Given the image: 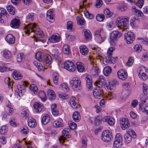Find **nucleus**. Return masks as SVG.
<instances>
[{"mask_svg":"<svg viewBox=\"0 0 148 148\" xmlns=\"http://www.w3.org/2000/svg\"><path fill=\"white\" fill-rule=\"evenodd\" d=\"M25 32L28 35L30 33L33 32L34 37L36 36L38 38L42 37L44 36L42 32L38 27L35 24H29L26 26L25 28Z\"/></svg>","mask_w":148,"mask_h":148,"instance_id":"nucleus-1","label":"nucleus"},{"mask_svg":"<svg viewBox=\"0 0 148 148\" xmlns=\"http://www.w3.org/2000/svg\"><path fill=\"white\" fill-rule=\"evenodd\" d=\"M129 17L126 16H119L116 20V25L120 29H127L129 27Z\"/></svg>","mask_w":148,"mask_h":148,"instance_id":"nucleus-2","label":"nucleus"},{"mask_svg":"<svg viewBox=\"0 0 148 148\" xmlns=\"http://www.w3.org/2000/svg\"><path fill=\"white\" fill-rule=\"evenodd\" d=\"M36 58L40 62H42L43 64L49 66L51 63V58L48 54L44 55L40 51L38 52L35 55Z\"/></svg>","mask_w":148,"mask_h":148,"instance_id":"nucleus-3","label":"nucleus"},{"mask_svg":"<svg viewBox=\"0 0 148 148\" xmlns=\"http://www.w3.org/2000/svg\"><path fill=\"white\" fill-rule=\"evenodd\" d=\"M94 37L95 40L99 43L102 42L106 38V34L101 29L96 30L94 33Z\"/></svg>","mask_w":148,"mask_h":148,"instance_id":"nucleus-4","label":"nucleus"},{"mask_svg":"<svg viewBox=\"0 0 148 148\" xmlns=\"http://www.w3.org/2000/svg\"><path fill=\"white\" fill-rule=\"evenodd\" d=\"M70 84L72 88L75 90H80L82 89L81 81L77 77L73 78L70 82Z\"/></svg>","mask_w":148,"mask_h":148,"instance_id":"nucleus-5","label":"nucleus"},{"mask_svg":"<svg viewBox=\"0 0 148 148\" xmlns=\"http://www.w3.org/2000/svg\"><path fill=\"white\" fill-rule=\"evenodd\" d=\"M113 138L112 132L110 131L106 130L102 132L101 138L103 141L109 142H110Z\"/></svg>","mask_w":148,"mask_h":148,"instance_id":"nucleus-6","label":"nucleus"},{"mask_svg":"<svg viewBox=\"0 0 148 148\" xmlns=\"http://www.w3.org/2000/svg\"><path fill=\"white\" fill-rule=\"evenodd\" d=\"M64 68L70 72H74L76 69L74 63L70 60H66L64 63Z\"/></svg>","mask_w":148,"mask_h":148,"instance_id":"nucleus-7","label":"nucleus"},{"mask_svg":"<svg viewBox=\"0 0 148 148\" xmlns=\"http://www.w3.org/2000/svg\"><path fill=\"white\" fill-rule=\"evenodd\" d=\"M118 84V82L116 80H107L106 82L105 86L108 90H112L114 89Z\"/></svg>","mask_w":148,"mask_h":148,"instance_id":"nucleus-8","label":"nucleus"},{"mask_svg":"<svg viewBox=\"0 0 148 148\" xmlns=\"http://www.w3.org/2000/svg\"><path fill=\"white\" fill-rule=\"evenodd\" d=\"M147 71L145 67L143 66L140 67L138 69V75L139 78L143 80H146L147 77L145 73Z\"/></svg>","mask_w":148,"mask_h":148,"instance_id":"nucleus-9","label":"nucleus"},{"mask_svg":"<svg viewBox=\"0 0 148 148\" xmlns=\"http://www.w3.org/2000/svg\"><path fill=\"white\" fill-rule=\"evenodd\" d=\"M70 130L68 128H64L62 131L63 136H61L59 138L60 143H63L65 140V138H70L71 136L69 135Z\"/></svg>","mask_w":148,"mask_h":148,"instance_id":"nucleus-10","label":"nucleus"},{"mask_svg":"<svg viewBox=\"0 0 148 148\" xmlns=\"http://www.w3.org/2000/svg\"><path fill=\"white\" fill-rule=\"evenodd\" d=\"M117 76L119 79L124 81L127 78L128 74L127 71L124 69H121L118 71Z\"/></svg>","mask_w":148,"mask_h":148,"instance_id":"nucleus-11","label":"nucleus"},{"mask_svg":"<svg viewBox=\"0 0 148 148\" xmlns=\"http://www.w3.org/2000/svg\"><path fill=\"white\" fill-rule=\"evenodd\" d=\"M121 35V33L117 31H114L111 34L110 37L111 40L110 41L111 45H114L115 44L114 41L119 38Z\"/></svg>","mask_w":148,"mask_h":148,"instance_id":"nucleus-12","label":"nucleus"},{"mask_svg":"<svg viewBox=\"0 0 148 148\" xmlns=\"http://www.w3.org/2000/svg\"><path fill=\"white\" fill-rule=\"evenodd\" d=\"M117 57H112V56H104L103 60V63L105 64L104 62H108L110 64L114 63L117 60Z\"/></svg>","mask_w":148,"mask_h":148,"instance_id":"nucleus-13","label":"nucleus"},{"mask_svg":"<svg viewBox=\"0 0 148 148\" xmlns=\"http://www.w3.org/2000/svg\"><path fill=\"white\" fill-rule=\"evenodd\" d=\"M60 40V38L58 34H54L48 39V42L54 43L58 42Z\"/></svg>","mask_w":148,"mask_h":148,"instance_id":"nucleus-14","label":"nucleus"},{"mask_svg":"<svg viewBox=\"0 0 148 148\" xmlns=\"http://www.w3.org/2000/svg\"><path fill=\"white\" fill-rule=\"evenodd\" d=\"M85 80L86 82V86L89 90H91L92 89V80L91 76L87 75L85 78Z\"/></svg>","mask_w":148,"mask_h":148,"instance_id":"nucleus-15","label":"nucleus"},{"mask_svg":"<svg viewBox=\"0 0 148 148\" xmlns=\"http://www.w3.org/2000/svg\"><path fill=\"white\" fill-rule=\"evenodd\" d=\"M129 122V120L126 118L121 119L120 123L122 130H124L128 128Z\"/></svg>","mask_w":148,"mask_h":148,"instance_id":"nucleus-16","label":"nucleus"},{"mask_svg":"<svg viewBox=\"0 0 148 148\" xmlns=\"http://www.w3.org/2000/svg\"><path fill=\"white\" fill-rule=\"evenodd\" d=\"M54 15L53 10L50 9L47 11L46 13V17L47 20L50 22L52 23L54 21Z\"/></svg>","mask_w":148,"mask_h":148,"instance_id":"nucleus-17","label":"nucleus"},{"mask_svg":"<svg viewBox=\"0 0 148 148\" xmlns=\"http://www.w3.org/2000/svg\"><path fill=\"white\" fill-rule=\"evenodd\" d=\"M93 92L94 97L97 99L100 98L103 95V92L100 89H95Z\"/></svg>","mask_w":148,"mask_h":148,"instance_id":"nucleus-18","label":"nucleus"},{"mask_svg":"<svg viewBox=\"0 0 148 148\" xmlns=\"http://www.w3.org/2000/svg\"><path fill=\"white\" fill-rule=\"evenodd\" d=\"M34 107L36 112H40L42 111L43 106L41 103L39 102H36L34 103Z\"/></svg>","mask_w":148,"mask_h":148,"instance_id":"nucleus-19","label":"nucleus"},{"mask_svg":"<svg viewBox=\"0 0 148 148\" xmlns=\"http://www.w3.org/2000/svg\"><path fill=\"white\" fill-rule=\"evenodd\" d=\"M102 121L103 122H107L110 126L113 125L115 122L114 118L109 116H105L103 118Z\"/></svg>","mask_w":148,"mask_h":148,"instance_id":"nucleus-20","label":"nucleus"},{"mask_svg":"<svg viewBox=\"0 0 148 148\" xmlns=\"http://www.w3.org/2000/svg\"><path fill=\"white\" fill-rule=\"evenodd\" d=\"M105 81V78L103 76H100L95 82L96 85L99 88H101L103 86Z\"/></svg>","mask_w":148,"mask_h":148,"instance_id":"nucleus-21","label":"nucleus"},{"mask_svg":"<svg viewBox=\"0 0 148 148\" xmlns=\"http://www.w3.org/2000/svg\"><path fill=\"white\" fill-rule=\"evenodd\" d=\"M20 22L19 19L17 18H14L11 21L10 25L11 27L14 28H17L19 26Z\"/></svg>","mask_w":148,"mask_h":148,"instance_id":"nucleus-22","label":"nucleus"},{"mask_svg":"<svg viewBox=\"0 0 148 148\" xmlns=\"http://www.w3.org/2000/svg\"><path fill=\"white\" fill-rule=\"evenodd\" d=\"M15 37L11 34H8L5 37L6 41L10 44H13L15 42Z\"/></svg>","mask_w":148,"mask_h":148,"instance_id":"nucleus-23","label":"nucleus"},{"mask_svg":"<svg viewBox=\"0 0 148 148\" xmlns=\"http://www.w3.org/2000/svg\"><path fill=\"white\" fill-rule=\"evenodd\" d=\"M75 97H72L69 101V104L74 109L77 108L79 106V105L75 101Z\"/></svg>","mask_w":148,"mask_h":148,"instance_id":"nucleus-24","label":"nucleus"},{"mask_svg":"<svg viewBox=\"0 0 148 148\" xmlns=\"http://www.w3.org/2000/svg\"><path fill=\"white\" fill-rule=\"evenodd\" d=\"M80 51L82 54L84 56L87 55L89 52L88 49L86 46L82 45L79 47Z\"/></svg>","mask_w":148,"mask_h":148,"instance_id":"nucleus-25","label":"nucleus"},{"mask_svg":"<svg viewBox=\"0 0 148 148\" xmlns=\"http://www.w3.org/2000/svg\"><path fill=\"white\" fill-rule=\"evenodd\" d=\"M34 18V14L33 13H29L26 17V22L27 23H29L28 25L25 26L24 29L26 26L30 24V23L32 22ZM31 23V24H32Z\"/></svg>","mask_w":148,"mask_h":148,"instance_id":"nucleus-26","label":"nucleus"},{"mask_svg":"<svg viewBox=\"0 0 148 148\" xmlns=\"http://www.w3.org/2000/svg\"><path fill=\"white\" fill-rule=\"evenodd\" d=\"M132 11L138 16H144L143 13L141 11L137 9L135 6L132 7Z\"/></svg>","mask_w":148,"mask_h":148,"instance_id":"nucleus-27","label":"nucleus"},{"mask_svg":"<svg viewBox=\"0 0 148 148\" xmlns=\"http://www.w3.org/2000/svg\"><path fill=\"white\" fill-rule=\"evenodd\" d=\"M47 93L49 99L50 100L54 99L56 97L55 92L52 90L49 89L47 91Z\"/></svg>","mask_w":148,"mask_h":148,"instance_id":"nucleus-28","label":"nucleus"},{"mask_svg":"<svg viewBox=\"0 0 148 148\" xmlns=\"http://www.w3.org/2000/svg\"><path fill=\"white\" fill-rule=\"evenodd\" d=\"M62 120L61 119H57L55 120L53 123V125L54 127L58 128L62 127L64 124L62 123Z\"/></svg>","mask_w":148,"mask_h":148,"instance_id":"nucleus-29","label":"nucleus"},{"mask_svg":"<svg viewBox=\"0 0 148 148\" xmlns=\"http://www.w3.org/2000/svg\"><path fill=\"white\" fill-rule=\"evenodd\" d=\"M27 122L28 125L31 128L35 127L36 125V123L35 120L32 117L29 118Z\"/></svg>","mask_w":148,"mask_h":148,"instance_id":"nucleus-30","label":"nucleus"},{"mask_svg":"<svg viewBox=\"0 0 148 148\" xmlns=\"http://www.w3.org/2000/svg\"><path fill=\"white\" fill-rule=\"evenodd\" d=\"M51 112L53 114L54 116H56L58 115L59 112L57 108V105L54 103L51 106Z\"/></svg>","mask_w":148,"mask_h":148,"instance_id":"nucleus-31","label":"nucleus"},{"mask_svg":"<svg viewBox=\"0 0 148 148\" xmlns=\"http://www.w3.org/2000/svg\"><path fill=\"white\" fill-rule=\"evenodd\" d=\"M83 32L86 40H90L92 38L91 33L90 31L88 29H84Z\"/></svg>","mask_w":148,"mask_h":148,"instance_id":"nucleus-32","label":"nucleus"},{"mask_svg":"<svg viewBox=\"0 0 148 148\" xmlns=\"http://www.w3.org/2000/svg\"><path fill=\"white\" fill-rule=\"evenodd\" d=\"M33 63L38 68L39 71H44L45 69L47 68H45V66L43 67L41 64L37 62L34 61V62Z\"/></svg>","mask_w":148,"mask_h":148,"instance_id":"nucleus-33","label":"nucleus"},{"mask_svg":"<svg viewBox=\"0 0 148 148\" xmlns=\"http://www.w3.org/2000/svg\"><path fill=\"white\" fill-rule=\"evenodd\" d=\"M73 118L75 122H78L80 119V115L79 112L77 111L75 112L73 114Z\"/></svg>","mask_w":148,"mask_h":148,"instance_id":"nucleus-34","label":"nucleus"},{"mask_svg":"<svg viewBox=\"0 0 148 148\" xmlns=\"http://www.w3.org/2000/svg\"><path fill=\"white\" fill-rule=\"evenodd\" d=\"M77 24L79 25H84L86 23L84 18L81 15H79L77 17Z\"/></svg>","mask_w":148,"mask_h":148,"instance_id":"nucleus-35","label":"nucleus"},{"mask_svg":"<svg viewBox=\"0 0 148 148\" xmlns=\"http://www.w3.org/2000/svg\"><path fill=\"white\" fill-rule=\"evenodd\" d=\"M77 68L79 72L82 73L85 70L83 64L80 62H78L76 64Z\"/></svg>","mask_w":148,"mask_h":148,"instance_id":"nucleus-36","label":"nucleus"},{"mask_svg":"<svg viewBox=\"0 0 148 148\" xmlns=\"http://www.w3.org/2000/svg\"><path fill=\"white\" fill-rule=\"evenodd\" d=\"M112 71L110 67L108 66L105 67L103 70V73L106 76H108L111 73Z\"/></svg>","mask_w":148,"mask_h":148,"instance_id":"nucleus-37","label":"nucleus"},{"mask_svg":"<svg viewBox=\"0 0 148 148\" xmlns=\"http://www.w3.org/2000/svg\"><path fill=\"white\" fill-rule=\"evenodd\" d=\"M117 8L119 10L122 12H124L127 9V5L124 3H122L120 4Z\"/></svg>","mask_w":148,"mask_h":148,"instance_id":"nucleus-38","label":"nucleus"},{"mask_svg":"<svg viewBox=\"0 0 148 148\" xmlns=\"http://www.w3.org/2000/svg\"><path fill=\"white\" fill-rule=\"evenodd\" d=\"M13 78L16 80L21 79L22 78V76L21 74L16 71H15L12 74Z\"/></svg>","mask_w":148,"mask_h":148,"instance_id":"nucleus-39","label":"nucleus"},{"mask_svg":"<svg viewBox=\"0 0 148 148\" xmlns=\"http://www.w3.org/2000/svg\"><path fill=\"white\" fill-rule=\"evenodd\" d=\"M130 131L127 130L126 131V133L124 135L125 139V143L126 144H128L130 143Z\"/></svg>","mask_w":148,"mask_h":148,"instance_id":"nucleus-40","label":"nucleus"},{"mask_svg":"<svg viewBox=\"0 0 148 148\" xmlns=\"http://www.w3.org/2000/svg\"><path fill=\"white\" fill-rule=\"evenodd\" d=\"M31 91H32L35 94L37 93L38 89L36 85L34 84H32L29 86V88Z\"/></svg>","mask_w":148,"mask_h":148,"instance_id":"nucleus-41","label":"nucleus"},{"mask_svg":"<svg viewBox=\"0 0 148 148\" xmlns=\"http://www.w3.org/2000/svg\"><path fill=\"white\" fill-rule=\"evenodd\" d=\"M18 88V94L19 96L22 95V94L24 93L25 90L23 86L20 85H18L17 86Z\"/></svg>","mask_w":148,"mask_h":148,"instance_id":"nucleus-42","label":"nucleus"},{"mask_svg":"<svg viewBox=\"0 0 148 148\" xmlns=\"http://www.w3.org/2000/svg\"><path fill=\"white\" fill-rule=\"evenodd\" d=\"M50 120L49 116L48 115H46L42 118V122L44 124H46Z\"/></svg>","mask_w":148,"mask_h":148,"instance_id":"nucleus-43","label":"nucleus"},{"mask_svg":"<svg viewBox=\"0 0 148 148\" xmlns=\"http://www.w3.org/2000/svg\"><path fill=\"white\" fill-rule=\"evenodd\" d=\"M38 95L42 101L44 102L46 101L47 98L46 95L43 91H40Z\"/></svg>","mask_w":148,"mask_h":148,"instance_id":"nucleus-44","label":"nucleus"},{"mask_svg":"<svg viewBox=\"0 0 148 148\" xmlns=\"http://www.w3.org/2000/svg\"><path fill=\"white\" fill-rule=\"evenodd\" d=\"M53 83L55 84H58V75L57 73H53Z\"/></svg>","mask_w":148,"mask_h":148,"instance_id":"nucleus-45","label":"nucleus"},{"mask_svg":"<svg viewBox=\"0 0 148 148\" xmlns=\"http://www.w3.org/2000/svg\"><path fill=\"white\" fill-rule=\"evenodd\" d=\"M7 12L5 9L3 8H0V22L2 21V17L5 16H7Z\"/></svg>","mask_w":148,"mask_h":148,"instance_id":"nucleus-46","label":"nucleus"},{"mask_svg":"<svg viewBox=\"0 0 148 148\" xmlns=\"http://www.w3.org/2000/svg\"><path fill=\"white\" fill-rule=\"evenodd\" d=\"M7 10L12 15L14 14L15 9L12 5H8L7 7Z\"/></svg>","mask_w":148,"mask_h":148,"instance_id":"nucleus-47","label":"nucleus"},{"mask_svg":"<svg viewBox=\"0 0 148 148\" xmlns=\"http://www.w3.org/2000/svg\"><path fill=\"white\" fill-rule=\"evenodd\" d=\"M69 46L67 44H65L63 47V51L64 54L68 55L69 54Z\"/></svg>","mask_w":148,"mask_h":148,"instance_id":"nucleus-48","label":"nucleus"},{"mask_svg":"<svg viewBox=\"0 0 148 148\" xmlns=\"http://www.w3.org/2000/svg\"><path fill=\"white\" fill-rule=\"evenodd\" d=\"M8 127L6 126H2L0 129V133L2 134H4L8 131Z\"/></svg>","mask_w":148,"mask_h":148,"instance_id":"nucleus-49","label":"nucleus"},{"mask_svg":"<svg viewBox=\"0 0 148 148\" xmlns=\"http://www.w3.org/2000/svg\"><path fill=\"white\" fill-rule=\"evenodd\" d=\"M122 145V142L115 140L113 143V147L114 148H120Z\"/></svg>","mask_w":148,"mask_h":148,"instance_id":"nucleus-50","label":"nucleus"},{"mask_svg":"<svg viewBox=\"0 0 148 148\" xmlns=\"http://www.w3.org/2000/svg\"><path fill=\"white\" fill-rule=\"evenodd\" d=\"M124 39L125 42L128 44L130 43V32H127L125 33L124 35Z\"/></svg>","mask_w":148,"mask_h":148,"instance_id":"nucleus-51","label":"nucleus"},{"mask_svg":"<svg viewBox=\"0 0 148 148\" xmlns=\"http://www.w3.org/2000/svg\"><path fill=\"white\" fill-rule=\"evenodd\" d=\"M84 14L86 17L89 19H92L94 17V16L92 14L90 13L87 10L84 11Z\"/></svg>","mask_w":148,"mask_h":148,"instance_id":"nucleus-52","label":"nucleus"},{"mask_svg":"<svg viewBox=\"0 0 148 148\" xmlns=\"http://www.w3.org/2000/svg\"><path fill=\"white\" fill-rule=\"evenodd\" d=\"M6 106L8 110V114L9 115H11L13 113L14 110L12 106L8 104H6Z\"/></svg>","mask_w":148,"mask_h":148,"instance_id":"nucleus-53","label":"nucleus"},{"mask_svg":"<svg viewBox=\"0 0 148 148\" xmlns=\"http://www.w3.org/2000/svg\"><path fill=\"white\" fill-rule=\"evenodd\" d=\"M122 136L121 134L118 133L116 134L115 138V140L122 142Z\"/></svg>","mask_w":148,"mask_h":148,"instance_id":"nucleus-54","label":"nucleus"},{"mask_svg":"<svg viewBox=\"0 0 148 148\" xmlns=\"http://www.w3.org/2000/svg\"><path fill=\"white\" fill-rule=\"evenodd\" d=\"M68 125L70 128L72 130L75 129L77 126V125L75 123L71 121L69 122Z\"/></svg>","mask_w":148,"mask_h":148,"instance_id":"nucleus-55","label":"nucleus"},{"mask_svg":"<svg viewBox=\"0 0 148 148\" xmlns=\"http://www.w3.org/2000/svg\"><path fill=\"white\" fill-rule=\"evenodd\" d=\"M104 13L106 17L107 18L110 17L113 14L107 8H106L104 10Z\"/></svg>","mask_w":148,"mask_h":148,"instance_id":"nucleus-56","label":"nucleus"},{"mask_svg":"<svg viewBox=\"0 0 148 148\" xmlns=\"http://www.w3.org/2000/svg\"><path fill=\"white\" fill-rule=\"evenodd\" d=\"M20 132L21 134H27L29 132L28 127L26 126L23 127L20 130Z\"/></svg>","mask_w":148,"mask_h":148,"instance_id":"nucleus-57","label":"nucleus"},{"mask_svg":"<svg viewBox=\"0 0 148 148\" xmlns=\"http://www.w3.org/2000/svg\"><path fill=\"white\" fill-rule=\"evenodd\" d=\"M60 87L65 92H67L69 90V88L66 84L63 83L61 84L60 85Z\"/></svg>","mask_w":148,"mask_h":148,"instance_id":"nucleus-58","label":"nucleus"},{"mask_svg":"<svg viewBox=\"0 0 148 148\" xmlns=\"http://www.w3.org/2000/svg\"><path fill=\"white\" fill-rule=\"evenodd\" d=\"M115 47L112 46L109 48L107 51V56H112L113 51L115 49Z\"/></svg>","mask_w":148,"mask_h":148,"instance_id":"nucleus-59","label":"nucleus"},{"mask_svg":"<svg viewBox=\"0 0 148 148\" xmlns=\"http://www.w3.org/2000/svg\"><path fill=\"white\" fill-rule=\"evenodd\" d=\"M86 0H83V1L80 2L79 3V7L80 9L85 8L88 3L86 2Z\"/></svg>","mask_w":148,"mask_h":148,"instance_id":"nucleus-60","label":"nucleus"},{"mask_svg":"<svg viewBox=\"0 0 148 148\" xmlns=\"http://www.w3.org/2000/svg\"><path fill=\"white\" fill-rule=\"evenodd\" d=\"M29 111L27 110H23L21 112V116L22 117H25V118L28 116Z\"/></svg>","mask_w":148,"mask_h":148,"instance_id":"nucleus-61","label":"nucleus"},{"mask_svg":"<svg viewBox=\"0 0 148 148\" xmlns=\"http://www.w3.org/2000/svg\"><path fill=\"white\" fill-rule=\"evenodd\" d=\"M3 56L6 58H9L11 57L10 52L8 50H5L3 51Z\"/></svg>","mask_w":148,"mask_h":148,"instance_id":"nucleus-62","label":"nucleus"},{"mask_svg":"<svg viewBox=\"0 0 148 148\" xmlns=\"http://www.w3.org/2000/svg\"><path fill=\"white\" fill-rule=\"evenodd\" d=\"M5 82L7 84L8 86L12 87L13 83L10 80V78L8 77H6L4 80Z\"/></svg>","mask_w":148,"mask_h":148,"instance_id":"nucleus-63","label":"nucleus"},{"mask_svg":"<svg viewBox=\"0 0 148 148\" xmlns=\"http://www.w3.org/2000/svg\"><path fill=\"white\" fill-rule=\"evenodd\" d=\"M105 18V16L103 14H98L96 16L97 20L99 21H102Z\"/></svg>","mask_w":148,"mask_h":148,"instance_id":"nucleus-64","label":"nucleus"}]
</instances>
